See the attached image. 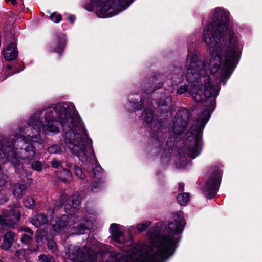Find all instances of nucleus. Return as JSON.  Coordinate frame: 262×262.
<instances>
[{"label":"nucleus","mask_w":262,"mask_h":262,"mask_svg":"<svg viewBox=\"0 0 262 262\" xmlns=\"http://www.w3.org/2000/svg\"><path fill=\"white\" fill-rule=\"evenodd\" d=\"M229 12L216 8L211 22L204 28L202 40L206 44L210 57L208 64L194 52H188L187 60L189 61L186 75L187 82L191 84L180 86L177 93L181 95L188 91L194 97L196 94H205V84L217 89L220 86L213 84L210 75H214L220 70L223 61V48L226 47L224 61L222 68L224 79L229 78L237 66L241 58L242 49L239 39L234 35L233 26L229 24ZM194 99V97H193Z\"/></svg>","instance_id":"1"},{"label":"nucleus","mask_w":262,"mask_h":262,"mask_svg":"<svg viewBox=\"0 0 262 262\" xmlns=\"http://www.w3.org/2000/svg\"><path fill=\"white\" fill-rule=\"evenodd\" d=\"M43 111H38L30 118L24 133L31 142L23 143L18 152L20 154V158L32 160L35 158L38 152L36 145L40 140L41 128L45 132L58 133L59 126H61L66 143L73 146L70 148L72 154L83 163L90 162L93 160L96 161V165L92 168L95 179L92 184V190L94 191L104 187L105 179L103 176V169L96 160L92 140L88 137L75 107L69 106L66 103L54 104L44 110L43 118L41 115Z\"/></svg>","instance_id":"2"},{"label":"nucleus","mask_w":262,"mask_h":262,"mask_svg":"<svg viewBox=\"0 0 262 262\" xmlns=\"http://www.w3.org/2000/svg\"><path fill=\"white\" fill-rule=\"evenodd\" d=\"M205 94L199 93L194 96V100L206 108L202 112L196 119V124L192 125L187 132L186 138L183 139L184 133L187 127L191 114L186 108L179 110L176 114L173 121L172 127L170 126L168 120L169 111H164L160 115V122L152 127L154 136L162 127L161 140L162 141V147H158L160 150H162V157H169L173 151V148L179 150V154L183 152L184 147L187 148L188 157L191 159L195 158L201 152L202 148V136L203 129L209 120L211 113L216 106V99L219 95V91L210 86V83L205 84Z\"/></svg>","instance_id":"3"},{"label":"nucleus","mask_w":262,"mask_h":262,"mask_svg":"<svg viewBox=\"0 0 262 262\" xmlns=\"http://www.w3.org/2000/svg\"><path fill=\"white\" fill-rule=\"evenodd\" d=\"M117 0H91V3L85 6L90 12L94 11L95 7H101L97 13L100 18H108L119 14L127 8L134 0H118L119 8H114Z\"/></svg>","instance_id":"4"},{"label":"nucleus","mask_w":262,"mask_h":262,"mask_svg":"<svg viewBox=\"0 0 262 262\" xmlns=\"http://www.w3.org/2000/svg\"><path fill=\"white\" fill-rule=\"evenodd\" d=\"M148 97H146L147 103L145 104V108L142 113V115L144 117V121L146 123L147 126L148 127L151 128V135L152 142L155 144L156 147H162V141L161 140V130H162V127L158 126V130L156 131L155 134H157V135L154 136V131L152 127L158 125V123L160 122L159 119L160 118V115L162 112L164 111H167V109H163L162 107L164 106V103L160 104L158 103V107L154 113L157 117V120L154 119V111H153V99L150 97L149 95H147Z\"/></svg>","instance_id":"5"},{"label":"nucleus","mask_w":262,"mask_h":262,"mask_svg":"<svg viewBox=\"0 0 262 262\" xmlns=\"http://www.w3.org/2000/svg\"><path fill=\"white\" fill-rule=\"evenodd\" d=\"M156 79L155 77H151L150 79H145L143 82V91L145 93V96L142 97L138 96L137 98H131L129 99V103L132 107L134 112L141 110L145 108V104L147 103L146 97L147 95L151 98V94L155 91L162 87V84L157 83L155 84Z\"/></svg>","instance_id":"6"},{"label":"nucleus","mask_w":262,"mask_h":262,"mask_svg":"<svg viewBox=\"0 0 262 262\" xmlns=\"http://www.w3.org/2000/svg\"><path fill=\"white\" fill-rule=\"evenodd\" d=\"M223 171L217 166L213 168L205 182L204 194L208 199H213L216 195L221 184Z\"/></svg>","instance_id":"7"},{"label":"nucleus","mask_w":262,"mask_h":262,"mask_svg":"<svg viewBox=\"0 0 262 262\" xmlns=\"http://www.w3.org/2000/svg\"><path fill=\"white\" fill-rule=\"evenodd\" d=\"M66 38V34L63 33H55L51 41L46 45V49L49 52L56 53L61 56L67 46Z\"/></svg>","instance_id":"8"},{"label":"nucleus","mask_w":262,"mask_h":262,"mask_svg":"<svg viewBox=\"0 0 262 262\" xmlns=\"http://www.w3.org/2000/svg\"><path fill=\"white\" fill-rule=\"evenodd\" d=\"M67 255L69 259L73 262H83L84 251L78 246L70 245Z\"/></svg>","instance_id":"9"},{"label":"nucleus","mask_w":262,"mask_h":262,"mask_svg":"<svg viewBox=\"0 0 262 262\" xmlns=\"http://www.w3.org/2000/svg\"><path fill=\"white\" fill-rule=\"evenodd\" d=\"M69 217L67 215H62L60 217H56L55 223L52 224V228L57 233H60L64 230L69 223Z\"/></svg>","instance_id":"10"},{"label":"nucleus","mask_w":262,"mask_h":262,"mask_svg":"<svg viewBox=\"0 0 262 262\" xmlns=\"http://www.w3.org/2000/svg\"><path fill=\"white\" fill-rule=\"evenodd\" d=\"M15 233L12 231L6 232L3 236V241L0 245L1 248L4 251L9 250L15 241Z\"/></svg>","instance_id":"11"},{"label":"nucleus","mask_w":262,"mask_h":262,"mask_svg":"<svg viewBox=\"0 0 262 262\" xmlns=\"http://www.w3.org/2000/svg\"><path fill=\"white\" fill-rule=\"evenodd\" d=\"M73 159L72 157L68 158L67 161L65 162V167L71 169V171H73L74 174L81 179H83L85 178V175L81 168H80L77 164L73 163Z\"/></svg>","instance_id":"12"},{"label":"nucleus","mask_w":262,"mask_h":262,"mask_svg":"<svg viewBox=\"0 0 262 262\" xmlns=\"http://www.w3.org/2000/svg\"><path fill=\"white\" fill-rule=\"evenodd\" d=\"M119 225L116 223H112L110 227V232L112 236V239L117 243H121L120 238L123 235L122 232L119 229Z\"/></svg>","instance_id":"13"},{"label":"nucleus","mask_w":262,"mask_h":262,"mask_svg":"<svg viewBox=\"0 0 262 262\" xmlns=\"http://www.w3.org/2000/svg\"><path fill=\"white\" fill-rule=\"evenodd\" d=\"M31 222L33 225L38 228L47 223V216L44 213L37 214L31 219Z\"/></svg>","instance_id":"14"},{"label":"nucleus","mask_w":262,"mask_h":262,"mask_svg":"<svg viewBox=\"0 0 262 262\" xmlns=\"http://www.w3.org/2000/svg\"><path fill=\"white\" fill-rule=\"evenodd\" d=\"M58 178L64 182L71 181L72 179V174L71 169L67 167L62 168L57 174Z\"/></svg>","instance_id":"15"},{"label":"nucleus","mask_w":262,"mask_h":262,"mask_svg":"<svg viewBox=\"0 0 262 262\" xmlns=\"http://www.w3.org/2000/svg\"><path fill=\"white\" fill-rule=\"evenodd\" d=\"M72 204H66L64 206L65 212L69 215L75 213L77 211V207L80 205V201L78 200H71Z\"/></svg>","instance_id":"16"},{"label":"nucleus","mask_w":262,"mask_h":262,"mask_svg":"<svg viewBox=\"0 0 262 262\" xmlns=\"http://www.w3.org/2000/svg\"><path fill=\"white\" fill-rule=\"evenodd\" d=\"M8 215L11 217L13 223L16 224L20 221L21 217V210L20 207L15 206L10 208Z\"/></svg>","instance_id":"17"},{"label":"nucleus","mask_w":262,"mask_h":262,"mask_svg":"<svg viewBox=\"0 0 262 262\" xmlns=\"http://www.w3.org/2000/svg\"><path fill=\"white\" fill-rule=\"evenodd\" d=\"M48 235L47 232L42 229L37 230L35 235V240L37 244L45 243L48 241Z\"/></svg>","instance_id":"18"},{"label":"nucleus","mask_w":262,"mask_h":262,"mask_svg":"<svg viewBox=\"0 0 262 262\" xmlns=\"http://www.w3.org/2000/svg\"><path fill=\"white\" fill-rule=\"evenodd\" d=\"M88 230V228L82 224L74 225L71 229L72 234H83L85 230Z\"/></svg>","instance_id":"19"},{"label":"nucleus","mask_w":262,"mask_h":262,"mask_svg":"<svg viewBox=\"0 0 262 262\" xmlns=\"http://www.w3.org/2000/svg\"><path fill=\"white\" fill-rule=\"evenodd\" d=\"M83 257V262H94L97 259L96 254L91 249L84 251Z\"/></svg>","instance_id":"20"},{"label":"nucleus","mask_w":262,"mask_h":262,"mask_svg":"<svg viewBox=\"0 0 262 262\" xmlns=\"http://www.w3.org/2000/svg\"><path fill=\"white\" fill-rule=\"evenodd\" d=\"M189 199L190 194L187 192L179 193L177 196V200L181 206L185 205L189 201Z\"/></svg>","instance_id":"21"},{"label":"nucleus","mask_w":262,"mask_h":262,"mask_svg":"<svg viewBox=\"0 0 262 262\" xmlns=\"http://www.w3.org/2000/svg\"><path fill=\"white\" fill-rule=\"evenodd\" d=\"M8 36L12 39L13 40L8 43L6 48L3 51H9L10 50H12L13 51L14 50H17V42L16 39H15V35L12 33H9Z\"/></svg>","instance_id":"22"},{"label":"nucleus","mask_w":262,"mask_h":262,"mask_svg":"<svg viewBox=\"0 0 262 262\" xmlns=\"http://www.w3.org/2000/svg\"><path fill=\"white\" fill-rule=\"evenodd\" d=\"M3 56L5 59L7 61H12L15 59L18 55V50H14L13 52H9V51H3Z\"/></svg>","instance_id":"23"},{"label":"nucleus","mask_w":262,"mask_h":262,"mask_svg":"<svg viewBox=\"0 0 262 262\" xmlns=\"http://www.w3.org/2000/svg\"><path fill=\"white\" fill-rule=\"evenodd\" d=\"M23 203L25 207L33 209L35 205L36 201L32 196H27L23 199Z\"/></svg>","instance_id":"24"},{"label":"nucleus","mask_w":262,"mask_h":262,"mask_svg":"<svg viewBox=\"0 0 262 262\" xmlns=\"http://www.w3.org/2000/svg\"><path fill=\"white\" fill-rule=\"evenodd\" d=\"M30 168L34 171L40 172L43 169V165L42 163L38 160L32 161L30 164Z\"/></svg>","instance_id":"25"},{"label":"nucleus","mask_w":262,"mask_h":262,"mask_svg":"<svg viewBox=\"0 0 262 262\" xmlns=\"http://www.w3.org/2000/svg\"><path fill=\"white\" fill-rule=\"evenodd\" d=\"M33 241V235H28L26 233L22 234L20 241L23 244L29 245L32 243Z\"/></svg>","instance_id":"26"},{"label":"nucleus","mask_w":262,"mask_h":262,"mask_svg":"<svg viewBox=\"0 0 262 262\" xmlns=\"http://www.w3.org/2000/svg\"><path fill=\"white\" fill-rule=\"evenodd\" d=\"M152 222L150 221H146L141 223L138 224L137 225V229L139 232L144 231L147 229L151 225Z\"/></svg>","instance_id":"27"},{"label":"nucleus","mask_w":262,"mask_h":262,"mask_svg":"<svg viewBox=\"0 0 262 262\" xmlns=\"http://www.w3.org/2000/svg\"><path fill=\"white\" fill-rule=\"evenodd\" d=\"M47 150L51 154H58L62 152L60 146L58 144L50 146L48 148Z\"/></svg>","instance_id":"28"},{"label":"nucleus","mask_w":262,"mask_h":262,"mask_svg":"<svg viewBox=\"0 0 262 262\" xmlns=\"http://www.w3.org/2000/svg\"><path fill=\"white\" fill-rule=\"evenodd\" d=\"M39 262H54L53 257L50 255L42 254L38 256Z\"/></svg>","instance_id":"29"},{"label":"nucleus","mask_w":262,"mask_h":262,"mask_svg":"<svg viewBox=\"0 0 262 262\" xmlns=\"http://www.w3.org/2000/svg\"><path fill=\"white\" fill-rule=\"evenodd\" d=\"M46 242L49 249L52 250L53 251H55L57 250V244L54 240L49 239L48 238V241H47Z\"/></svg>","instance_id":"30"},{"label":"nucleus","mask_w":262,"mask_h":262,"mask_svg":"<svg viewBox=\"0 0 262 262\" xmlns=\"http://www.w3.org/2000/svg\"><path fill=\"white\" fill-rule=\"evenodd\" d=\"M50 18L55 23H59L62 19V15L61 14H56L55 12L52 13L50 16Z\"/></svg>","instance_id":"31"},{"label":"nucleus","mask_w":262,"mask_h":262,"mask_svg":"<svg viewBox=\"0 0 262 262\" xmlns=\"http://www.w3.org/2000/svg\"><path fill=\"white\" fill-rule=\"evenodd\" d=\"M51 166L54 168H59L61 167V168H63L62 163L60 160H58L55 158L53 159V160L51 162Z\"/></svg>","instance_id":"32"},{"label":"nucleus","mask_w":262,"mask_h":262,"mask_svg":"<svg viewBox=\"0 0 262 262\" xmlns=\"http://www.w3.org/2000/svg\"><path fill=\"white\" fill-rule=\"evenodd\" d=\"M26 187L24 185H20L18 187L15 188L13 191V194L15 196H19L23 191V190H25Z\"/></svg>","instance_id":"33"},{"label":"nucleus","mask_w":262,"mask_h":262,"mask_svg":"<svg viewBox=\"0 0 262 262\" xmlns=\"http://www.w3.org/2000/svg\"><path fill=\"white\" fill-rule=\"evenodd\" d=\"M19 231H24L26 233H28V235H34V232L32 231V230L28 227H26V226H21L19 227Z\"/></svg>","instance_id":"34"},{"label":"nucleus","mask_w":262,"mask_h":262,"mask_svg":"<svg viewBox=\"0 0 262 262\" xmlns=\"http://www.w3.org/2000/svg\"><path fill=\"white\" fill-rule=\"evenodd\" d=\"M4 176L3 174H2V177H0V192L3 190V186H4V185L5 184V183L6 182V180H4Z\"/></svg>","instance_id":"35"},{"label":"nucleus","mask_w":262,"mask_h":262,"mask_svg":"<svg viewBox=\"0 0 262 262\" xmlns=\"http://www.w3.org/2000/svg\"><path fill=\"white\" fill-rule=\"evenodd\" d=\"M0 225L2 226L8 225V220L0 215Z\"/></svg>","instance_id":"36"},{"label":"nucleus","mask_w":262,"mask_h":262,"mask_svg":"<svg viewBox=\"0 0 262 262\" xmlns=\"http://www.w3.org/2000/svg\"><path fill=\"white\" fill-rule=\"evenodd\" d=\"M178 190L179 191H183L184 190V184L180 183L178 186Z\"/></svg>","instance_id":"37"},{"label":"nucleus","mask_w":262,"mask_h":262,"mask_svg":"<svg viewBox=\"0 0 262 262\" xmlns=\"http://www.w3.org/2000/svg\"><path fill=\"white\" fill-rule=\"evenodd\" d=\"M68 20H69V21L72 24H73L74 21H75V17L74 15H70L68 16Z\"/></svg>","instance_id":"38"},{"label":"nucleus","mask_w":262,"mask_h":262,"mask_svg":"<svg viewBox=\"0 0 262 262\" xmlns=\"http://www.w3.org/2000/svg\"><path fill=\"white\" fill-rule=\"evenodd\" d=\"M21 253L22 251L20 250H18L15 252V256L17 258H19Z\"/></svg>","instance_id":"39"},{"label":"nucleus","mask_w":262,"mask_h":262,"mask_svg":"<svg viewBox=\"0 0 262 262\" xmlns=\"http://www.w3.org/2000/svg\"><path fill=\"white\" fill-rule=\"evenodd\" d=\"M110 257L111 258L115 259L116 260H117V255L116 253H115V254L112 253L110 255Z\"/></svg>","instance_id":"40"},{"label":"nucleus","mask_w":262,"mask_h":262,"mask_svg":"<svg viewBox=\"0 0 262 262\" xmlns=\"http://www.w3.org/2000/svg\"><path fill=\"white\" fill-rule=\"evenodd\" d=\"M7 1H8V0H6V2ZM9 1H10L13 6H15L17 4L16 0H9Z\"/></svg>","instance_id":"41"},{"label":"nucleus","mask_w":262,"mask_h":262,"mask_svg":"<svg viewBox=\"0 0 262 262\" xmlns=\"http://www.w3.org/2000/svg\"><path fill=\"white\" fill-rule=\"evenodd\" d=\"M7 68L8 70H11L12 69V66L10 64H8L7 66Z\"/></svg>","instance_id":"42"},{"label":"nucleus","mask_w":262,"mask_h":262,"mask_svg":"<svg viewBox=\"0 0 262 262\" xmlns=\"http://www.w3.org/2000/svg\"><path fill=\"white\" fill-rule=\"evenodd\" d=\"M186 158V156H184V157L183 158L181 155L179 157V161H183V158L185 159Z\"/></svg>","instance_id":"43"},{"label":"nucleus","mask_w":262,"mask_h":262,"mask_svg":"<svg viewBox=\"0 0 262 262\" xmlns=\"http://www.w3.org/2000/svg\"><path fill=\"white\" fill-rule=\"evenodd\" d=\"M24 68H25V66L24 64H23V68L20 70H19L18 72H20L21 71L23 70Z\"/></svg>","instance_id":"44"},{"label":"nucleus","mask_w":262,"mask_h":262,"mask_svg":"<svg viewBox=\"0 0 262 262\" xmlns=\"http://www.w3.org/2000/svg\"><path fill=\"white\" fill-rule=\"evenodd\" d=\"M185 163H184V165H185L188 162H187V159H185Z\"/></svg>","instance_id":"45"},{"label":"nucleus","mask_w":262,"mask_h":262,"mask_svg":"<svg viewBox=\"0 0 262 262\" xmlns=\"http://www.w3.org/2000/svg\"><path fill=\"white\" fill-rule=\"evenodd\" d=\"M9 52H13V51L12 50H10V51H9Z\"/></svg>","instance_id":"46"},{"label":"nucleus","mask_w":262,"mask_h":262,"mask_svg":"<svg viewBox=\"0 0 262 262\" xmlns=\"http://www.w3.org/2000/svg\"><path fill=\"white\" fill-rule=\"evenodd\" d=\"M0 262H4L1 258H0Z\"/></svg>","instance_id":"47"},{"label":"nucleus","mask_w":262,"mask_h":262,"mask_svg":"<svg viewBox=\"0 0 262 262\" xmlns=\"http://www.w3.org/2000/svg\"><path fill=\"white\" fill-rule=\"evenodd\" d=\"M20 1L23 4L24 0H20Z\"/></svg>","instance_id":"48"},{"label":"nucleus","mask_w":262,"mask_h":262,"mask_svg":"<svg viewBox=\"0 0 262 262\" xmlns=\"http://www.w3.org/2000/svg\"><path fill=\"white\" fill-rule=\"evenodd\" d=\"M39 249V247L37 246V249Z\"/></svg>","instance_id":"49"}]
</instances>
